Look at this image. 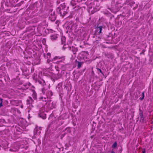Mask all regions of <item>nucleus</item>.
<instances>
[{"label":"nucleus","instance_id":"nucleus-11","mask_svg":"<svg viewBox=\"0 0 153 153\" xmlns=\"http://www.w3.org/2000/svg\"><path fill=\"white\" fill-rule=\"evenodd\" d=\"M143 153H145V152L144 151H143Z\"/></svg>","mask_w":153,"mask_h":153},{"label":"nucleus","instance_id":"nucleus-4","mask_svg":"<svg viewBox=\"0 0 153 153\" xmlns=\"http://www.w3.org/2000/svg\"><path fill=\"white\" fill-rule=\"evenodd\" d=\"M39 115L40 117L43 119H45L46 118V115L45 114H39Z\"/></svg>","mask_w":153,"mask_h":153},{"label":"nucleus","instance_id":"nucleus-14","mask_svg":"<svg viewBox=\"0 0 153 153\" xmlns=\"http://www.w3.org/2000/svg\"><path fill=\"white\" fill-rule=\"evenodd\" d=\"M75 51H76V49H75Z\"/></svg>","mask_w":153,"mask_h":153},{"label":"nucleus","instance_id":"nucleus-7","mask_svg":"<svg viewBox=\"0 0 153 153\" xmlns=\"http://www.w3.org/2000/svg\"><path fill=\"white\" fill-rule=\"evenodd\" d=\"M62 42H65V37H62Z\"/></svg>","mask_w":153,"mask_h":153},{"label":"nucleus","instance_id":"nucleus-9","mask_svg":"<svg viewBox=\"0 0 153 153\" xmlns=\"http://www.w3.org/2000/svg\"><path fill=\"white\" fill-rule=\"evenodd\" d=\"M29 101L30 102H30H32V100L31 98H30V100Z\"/></svg>","mask_w":153,"mask_h":153},{"label":"nucleus","instance_id":"nucleus-10","mask_svg":"<svg viewBox=\"0 0 153 153\" xmlns=\"http://www.w3.org/2000/svg\"><path fill=\"white\" fill-rule=\"evenodd\" d=\"M0 101H1V104H0V106H1V101H2V100H0Z\"/></svg>","mask_w":153,"mask_h":153},{"label":"nucleus","instance_id":"nucleus-13","mask_svg":"<svg viewBox=\"0 0 153 153\" xmlns=\"http://www.w3.org/2000/svg\"><path fill=\"white\" fill-rule=\"evenodd\" d=\"M101 29L100 28V31H101Z\"/></svg>","mask_w":153,"mask_h":153},{"label":"nucleus","instance_id":"nucleus-8","mask_svg":"<svg viewBox=\"0 0 153 153\" xmlns=\"http://www.w3.org/2000/svg\"><path fill=\"white\" fill-rule=\"evenodd\" d=\"M74 0H72L71 1V3L73 5H74L75 4L74 3Z\"/></svg>","mask_w":153,"mask_h":153},{"label":"nucleus","instance_id":"nucleus-2","mask_svg":"<svg viewBox=\"0 0 153 153\" xmlns=\"http://www.w3.org/2000/svg\"><path fill=\"white\" fill-rule=\"evenodd\" d=\"M62 6H60L59 8H58V10H59V12L61 15L64 16L65 14L66 13V12H65L63 9Z\"/></svg>","mask_w":153,"mask_h":153},{"label":"nucleus","instance_id":"nucleus-1","mask_svg":"<svg viewBox=\"0 0 153 153\" xmlns=\"http://www.w3.org/2000/svg\"><path fill=\"white\" fill-rule=\"evenodd\" d=\"M88 56V54L87 52H83L79 54V57L80 58L81 60L84 62L87 60Z\"/></svg>","mask_w":153,"mask_h":153},{"label":"nucleus","instance_id":"nucleus-15","mask_svg":"<svg viewBox=\"0 0 153 153\" xmlns=\"http://www.w3.org/2000/svg\"><path fill=\"white\" fill-rule=\"evenodd\" d=\"M63 6H64V5H63Z\"/></svg>","mask_w":153,"mask_h":153},{"label":"nucleus","instance_id":"nucleus-12","mask_svg":"<svg viewBox=\"0 0 153 153\" xmlns=\"http://www.w3.org/2000/svg\"><path fill=\"white\" fill-rule=\"evenodd\" d=\"M34 99H35V98H36V97H34Z\"/></svg>","mask_w":153,"mask_h":153},{"label":"nucleus","instance_id":"nucleus-3","mask_svg":"<svg viewBox=\"0 0 153 153\" xmlns=\"http://www.w3.org/2000/svg\"><path fill=\"white\" fill-rule=\"evenodd\" d=\"M81 62H78V68H80L83 62H84L83 61L81 60Z\"/></svg>","mask_w":153,"mask_h":153},{"label":"nucleus","instance_id":"nucleus-5","mask_svg":"<svg viewBox=\"0 0 153 153\" xmlns=\"http://www.w3.org/2000/svg\"><path fill=\"white\" fill-rule=\"evenodd\" d=\"M57 38V36L56 35L52 36L51 39L52 40H55Z\"/></svg>","mask_w":153,"mask_h":153},{"label":"nucleus","instance_id":"nucleus-6","mask_svg":"<svg viewBox=\"0 0 153 153\" xmlns=\"http://www.w3.org/2000/svg\"><path fill=\"white\" fill-rule=\"evenodd\" d=\"M116 146H117V143H115L112 145V147L114 148L116 147Z\"/></svg>","mask_w":153,"mask_h":153}]
</instances>
